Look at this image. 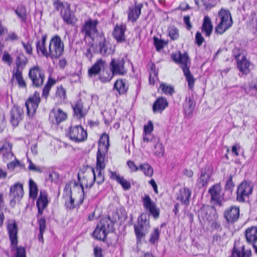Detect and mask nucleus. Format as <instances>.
Returning a JSON list of instances; mask_svg holds the SVG:
<instances>
[{"label": "nucleus", "instance_id": "f257e3e1", "mask_svg": "<svg viewBox=\"0 0 257 257\" xmlns=\"http://www.w3.org/2000/svg\"><path fill=\"white\" fill-rule=\"evenodd\" d=\"M48 35L42 34L41 38L36 42V49L38 54L52 60L60 58L64 52V44L58 35L52 36L49 41L48 47L46 45Z\"/></svg>", "mask_w": 257, "mask_h": 257}, {"label": "nucleus", "instance_id": "f03ea898", "mask_svg": "<svg viewBox=\"0 0 257 257\" xmlns=\"http://www.w3.org/2000/svg\"><path fill=\"white\" fill-rule=\"evenodd\" d=\"M171 58L175 63L180 65L187 82L188 87L190 90H193L195 79L190 71L191 62L187 53L185 52L182 54L180 51L173 53L171 55Z\"/></svg>", "mask_w": 257, "mask_h": 257}, {"label": "nucleus", "instance_id": "7ed1b4c3", "mask_svg": "<svg viewBox=\"0 0 257 257\" xmlns=\"http://www.w3.org/2000/svg\"><path fill=\"white\" fill-rule=\"evenodd\" d=\"M114 225V222L110 217L102 218L97 223L95 228L92 232V236L95 239L106 242L107 235L113 232L115 230Z\"/></svg>", "mask_w": 257, "mask_h": 257}, {"label": "nucleus", "instance_id": "20e7f679", "mask_svg": "<svg viewBox=\"0 0 257 257\" xmlns=\"http://www.w3.org/2000/svg\"><path fill=\"white\" fill-rule=\"evenodd\" d=\"M28 63V59L23 53L17 56L15 59V66L12 71V80H16L19 88L26 89L27 83L23 77V71Z\"/></svg>", "mask_w": 257, "mask_h": 257}, {"label": "nucleus", "instance_id": "39448f33", "mask_svg": "<svg viewBox=\"0 0 257 257\" xmlns=\"http://www.w3.org/2000/svg\"><path fill=\"white\" fill-rule=\"evenodd\" d=\"M53 7L55 12H59L64 23L68 25L74 26L77 21L74 12L71 10V5L63 3L61 0H53Z\"/></svg>", "mask_w": 257, "mask_h": 257}, {"label": "nucleus", "instance_id": "423d86ee", "mask_svg": "<svg viewBox=\"0 0 257 257\" xmlns=\"http://www.w3.org/2000/svg\"><path fill=\"white\" fill-rule=\"evenodd\" d=\"M218 16L219 22L215 28V32L222 35L232 27L233 21L229 11L223 8L218 11Z\"/></svg>", "mask_w": 257, "mask_h": 257}, {"label": "nucleus", "instance_id": "0eeeda50", "mask_svg": "<svg viewBox=\"0 0 257 257\" xmlns=\"http://www.w3.org/2000/svg\"><path fill=\"white\" fill-rule=\"evenodd\" d=\"M66 137L75 143L85 142L88 138L87 131L81 125H71L66 133Z\"/></svg>", "mask_w": 257, "mask_h": 257}, {"label": "nucleus", "instance_id": "6e6552de", "mask_svg": "<svg viewBox=\"0 0 257 257\" xmlns=\"http://www.w3.org/2000/svg\"><path fill=\"white\" fill-rule=\"evenodd\" d=\"M78 179L80 182L79 185L86 188H91L95 183V171L91 167H83L80 169L78 173Z\"/></svg>", "mask_w": 257, "mask_h": 257}, {"label": "nucleus", "instance_id": "1a4fd4ad", "mask_svg": "<svg viewBox=\"0 0 257 257\" xmlns=\"http://www.w3.org/2000/svg\"><path fill=\"white\" fill-rule=\"evenodd\" d=\"M28 77L34 88L42 87L45 80V71L39 65H35L30 68Z\"/></svg>", "mask_w": 257, "mask_h": 257}, {"label": "nucleus", "instance_id": "9d476101", "mask_svg": "<svg viewBox=\"0 0 257 257\" xmlns=\"http://www.w3.org/2000/svg\"><path fill=\"white\" fill-rule=\"evenodd\" d=\"M99 22L97 19L92 20L88 18L85 21L82 25L80 32L84 37V39H90L93 42L95 38V35L97 34L98 31L97 29V25Z\"/></svg>", "mask_w": 257, "mask_h": 257}, {"label": "nucleus", "instance_id": "9b49d317", "mask_svg": "<svg viewBox=\"0 0 257 257\" xmlns=\"http://www.w3.org/2000/svg\"><path fill=\"white\" fill-rule=\"evenodd\" d=\"M149 227L150 223L146 217H144L143 214L140 215L138 218L137 223L134 225L135 233L138 242H141L142 239L146 237Z\"/></svg>", "mask_w": 257, "mask_h": 257}, {"label": "nucleus", "instance_id": "f8f14e48", "mask_svg": "<svg viewBox=\"0 0 257 257\" xmlns=\"http://www.w3.org/2000/svg\"><path fill=\"white\" fill-rule=\"evenodd\" d=\"M41 100L40 93L35 91L33 94L29 96L26 101L25 105L27 108V114L30 118H32L36 114Z\"/></svg>", "mask_w": 257, "mask_h": 257}, {"label": "nucleus", "instance_id": "ddd939ff", "mask_svg": "<svg viewBox=\"0 0 257 257\" xmlns=\"http://www.w3.org/2000/svg\"><path fill=\"white\" fill-rule=\"evenodd\" d=\"M109 147V137L104 132L100 137L98 144L96 159L107 160V153Z\"/></svg>", "mask_w": 257, "mask_h": 257}, {"label": "nucleus", "instance_id": "4468645a", "mask_svg": "<svg viewBox=\"0 0 257 257\" xmlns=\"http://www.w3.org/2000/svg\"><path fill=\"white\" fill-rule=\"evenodd\" d=\"M210 195V201L215 206H222V202L224 200V193L222 192L220 183H216L212 185L208 190Z\"/></svg>", "mask_w": 257, "mask_h": 257}, {"label": "nucleus", "instance_id": "2eb2a0df", "mask_svg": "<svg viewBox=\"0 0 257 257\" xmlns=\"http://www.w3.org/2000/svg\"><path fill=\"white\" fill-rule=\"evenodd\" d=\"M252 186L246 181H242L239 184L236 190V200L239 203H244L252 194Z\"/></svg>", "mask_w": 257, "mask_h": 257}, {"label": "nucleus", "instance_id": "dca6fc26", "mask_svg": "<svg viewBox=\"0 0 257 257\" xmlns=\"http://www.w3.org/2000/svg\"><path fill=\"white\" fill-rule=\"evenodd\" d=\"M125 59L123 57L112 58L110 62V69L115 75L123 76L127 70L125 67Z\"/></svg>", "mask_w": 257, "mask_h": 257}, {"label": "nucleus", "instance_id": "f3484780", "mask_svg": "<svg viewBox=\"0 0 257 257\" xmlns=\"http://www.w3.org/2000/svg\"><path fill=\"white\" fill-rule=\"evenodd\" d=\"M127 30L126 25L121 23L116 24L112 30V36L117 43H123L126 42L125 32Z\"/></svg>", "mask_w": 257, "mask_h": 257}, {"label": "nucleus", "instance_id": "a211bd4d", "mask_svg": "<svg viewBox=\"0 0 257 257\" xmlns=\"http://www.w3.org/2000/svg\"><path fill=\"white\" fill-rule=\"evenodd\" d=\"M7 230L11 241V246H16L18 243L19 228L15 219L9 220L7 225Z\"/></svg>", "mask_w": 257, "mask_h": 257}, {"label": "nucleus", "instance_id": "6ab92c4d", "mask_svg": "<svg viewBox=\"0 0 257 257\" xmlns=\"http://www.w3.org/2000/svg\"><path fill=\"white\" fill-rule=\"evenodd\" d=\"M67 118V112L61 108H54L50 111L49 119L54 125H59L61 123L65 121Z\"/></svg>", "mask_w": 257, "mask_h": 257}, {"label": "nucleus", "instance_id": "aec40b11", "mask_svg": "<svg viewBox=\"0 0 257 257\" xmlns=\"http://www.w3.org/2000/svg\"><path fill=\"white\" fill-rule=\"evenodd\" d=\"M84 192L74 194L73 196L65 197V205L67 209L72 210L81 205L84 201Z\"/></svg>", "mask_w": 257, "mask_h": 257}, {"label": "nucleus", "instance_id": "412c9836", "mask_svg": "<svg viewBox=\"0 0 257 257\" xmlns=\"http://www.w3.org/2000/svg\"><path fill=\"white\" fill-rule=\"evenodd\" d=\"M240 56V53L239 51L234 54V57L236 60L237 67L242 75H246L250 72V63L247 60L246 56H243L241 59H239Z\"/></svg>", "mask_w": 257, "mask_h": 257}, {"label": "nucleus", "instance_id": "4be33fe9", "mask_svg": "<svg viewBox=\"0 0 257 257\" xmlns=\"http://www.w3.org/2000/svg\"><path fill=\"white\" fill-rule=\"evenodd\" d=\"M143 203L144 208L148 210L155 219L160 216V209L157 208L156 203L153 201L149 195H146L143 198Z\"/></svg>", "mask_w": 257, "mask_h": 257}, {"label": "nucleus", "instance_id": "5701e85b", "mask_svg": "<svg viewBox=\"0 0 257 257\" xmlns=\"http://www.w3.org/2000/svg\"><path fill=\"white\" fill-rule=\"evenodd\" d=\"M106 66V61L102 58L97 59L88 69L87 75L90 78L98 76Z\"/></svg>", "mask_w": 257, "mask_h": 257}, {"label": "nucleus", "instance_id": "b1692460", "mask_svg": "<svg viewBox=\"0 0 257 257\" xmlns=\"http://www.w3.org/2000/svg\"><path fill=\"white\" fill-rule=\"evenodd\" d=\"M251 249H245L244 244L238 241L234 243L230 257H251Z\"/></svg>", "mask_w": 257, "mask_h": 257}, {"label": "nucleus", "instance_id": "393cba45", "mask_svg": "<svg viewBox=\"0 0 257 257\" xmlns=\"http://www.w3.org/2000/svg\"><path fill=\"white\" fill-rule=\"evenodd\" d=\"M72 188L73 190V194L80 193L81 192H84V188L74 180H71L67 183L64 189L63 197H71L73 196L72 193Z\"/></svg>", "mask_w": 257, "mask_h": 257}, {"label": "nucleus", "instance_id": "a878e982", "mask_svg": "<svg viewBox=\"0 0 257 257\" xmlns=\"http://www.w3.org/2000/svg\"><path fill=\"white\" fill-rule=\"evenodd\" d=\"M107 160L96 159V173L95 172V182L97 185L102 184L104 181V175L102 172L106 166Z\"/></svg>", "mask_w": 257, "mask_h": 257}, {"label": "nucleus", "instance_id": "bb28decb", "mask_svg": "<svg viewBox=\"0 0 257 257\" xmlns=\"http://www.w3.org/2000/svg\"><path fill=\"white\" fill-rule=\"evenodd\" d=\"M101 40L98 42L99 52L104 56H107L114 53V49L110 43L106 40L104 35L100 36Z\"/></svg>", "mask_w": 257, "mask_h": 257}, {"label": "nucleus", "instance_id": "cd10ccee", "mask_svg": "<svg viewBox=\"0 0 257 257\" xmlns=\"http://www.w3.org/2000/svg\"><path fill=\"white\" fill-rule=\"evenodd\" d=\"M48 203L49 200L47 193L41 191L36 201V205L38 208L37 219L43 216L44 210L47 208Z\"/></svg>", "mask_w": 257, "mask_h": 257}, {"label": "nucleus", "instance_id": "c85d7f7f", "mask_svg": "<svg viewBox=\"0 0 257 257\" xmlns=\"http://www.w3.org/2000/svg\"><path fill=\"white\" fill-rule=\"evenodd\" d=\"M24 117L23 108L18 105H14L11 110V122L13 126L16 127L22 120Z\"/></svg>", "mask_w": 257, "mask_h": 257}, {"label": "nucleus", "instance_id": "c756f323", "mask_svg": "<svg viewBox=\"0 0 257 257\" xmlns=\"http://www.w3.org/2000/svg\"><path fill=\"white\" fill-rule=\"evenodd\" d=\"M223 215L224 217L228 223H234L239 217V207L236 206H231L229 208L225 209Z\"/></svg>", "mask_w": 257, "mask_h": 257}, {"label": "nucleus", "instance_id": "7c9ffc66", "mask_svg": "<svg viewBox=\"0 0 257 257\" xmlns=\"http://www.w3.org/2000/svg\"><path fill=\"white\" fill-rule=\"evenodd\" d=\"M24 191L23 184L19 182H16L10 188V195L12 196L13 201H20L23 197Z\"/></svg>", "mask_w": 257, "mask_h": 257}, {"label": "nucleus", "instance_id": "2f4dec72", "mask_svg": "<svg viewBox=\"0 0 257 257\" xmlns=\"http://www.w3.org/2000/svg\"><path fill=\"white\" fill-rule=\"evenodd\" d=\"M191 194L192 192L190 189L183 187L179 190L176 199L182 205L188 206L190 204Z\"/></svg>", "mask_w": 257, "mask_h": 257}, {"label": "nucleus", "instance_id": "473e14b6", "mask_svg": "<svg viewBox=\"0 0 257 257\" xmlns=\"http://www.w3.org/2000/svg\"><path fill=\"white\" fill-rule=\"evenodd\" d=\"M143 7L142 4H135L134 7H130L127 11V19L128 21L136 22L141 15L142 9Z\"/></svg>", "mask_w": 257, "mask_h": 257}, {"label": "nucleus", "instance_id": "72a5a7b5", "mask_svg": "<svg viewBox=\"0 0 257 257\" xmlns=\"http://www.w3.org/2000/svg\"><path fill=\"white\" fill-rule=\"evenodd\" d=\"M169 105L167 98L163 96H160L154 101L152 110L154 113H161Z\"/></svg>", "mask_w": 257, "mask_h": 257}, {"label": "nucleus", "instance_id": "f704fd0d", "mask_svg": "<svg viewBox=\"0 0 257 257\" xmlns=\"http://www.w3.org/2000/svg\"><path fill=\"white\" fill-rule=\"evenodd\" d=\"M113 89L115 90L119 95L126 94L128 90V84L125 79L118 78L114 83Z\"/></svg>", "mask_w": 257, "mask_h": 257}, {"label": "nucleus", "instance_id": "c9c22d12", "mask_svg": "<svg viewBox=\"0 0 257 257\" xmlns=\"http://www.w3.org/2000/svg\"><path fill=\"white\" fill-rule=\"evenodd\" d=\"M147 69L149 73V84L154 85L156 81L159 79V73L157 70L155 64L152 61H150L147 64Z\"/></svg>", "mask_w": 257, "mask_h": 257}, {"label": "nucleus", "instance_id": "e433bc0d", "mask_svg": "<svg viewBox=\"0 0 257 257\" xmlns=\"http://www.w3.org/2000/svg\"><path fill=\"white\" fill-rule=\"evenodd\" d=\"M244 234L247 243L251 244L257 242V226H251L247 227Z\"/></svg>", "mask_w": 257, "mask_h": 257}, {"label": "nucleus", "instance_id": "4c0bfd02", "mask_svg": "<svg viewBox=\"0 0 257 257\" xmlns=\"http://www.w3.org/2000/svg\"><path fill=\"white\" fill-rule=\"evenodd\" d=\"M54 100L62 103L67 99V90L62 84L57 85L53 96Z\"/></svg>", "mask_w": 257, "mask_h": 257}, {"label": "nucleus", "instance_id": "58836bf2", "mask_svg": "<svg viewBox=\"0 0 257 257\" xmlns=\"http://www.w3.org/2000/svg\"><path fill=\"white\" fill-rule=\"evenodd\" d=\"M196 106V102L193 96L186 97L185 102L184 104V111L185 115L188 117H191L194 111Z\"/></svg>", "mask_w": 257, "mask_h": 257}, {"label": "nucleus", "instance_id": "ea45409f", "mask_svg": "<svg viewBox=\"0 0 257 257\" xmlns=\"http://www.w3.org/2000/svg\"><path fill=\"white\" fill-rule=\"evenodd\" d=\"M213 29V26L210 18L208 16H204L202 26L201 32L204 34L206 37H210Z\"/></svg>", "mask_w": 257, "mask_h": 257}, {"label": "nucleus", "instance_id": "a19ab883", "mask_svg": "<svg viewBox=\"0 0 257 257\" xmlns=\"http://www.w3.org/2000/svg\"><path fill=\"white\" fill-rule=\"evenodd\" d=\"M12 148L13 144L8 141H5L1 147L0 153L3 155V159L4 162H6L13 157Z\"/></svg>", "mask_w": 257, "mask_h": 257}, {"label": "nucleus", "instance_id": "79ce46f5", "mask_svg": "<svg viewBox=\"0 0 257 257\" xmlns=\"http://www.w3.org/2000/svg\"><path fill=\"white\" fill-rule=\"evenodd\" d=\"M56 83V79L53 78L52 75H49L46 83L44 85L42 90V97L47 99L50 94L52 87L55 85Z\"/></svg>", "mask_w": 257, "mask_h": 257}, {"label": "nucleus", "instance_id": "37998d69", "mask_svg": "<svg viewBox=\"0 0 257 257\" xmlns=\"http://www.w3.org/2000/svg\"><path fill=\"white\" fill-rule=\"evenodd\" d=\"M74 114L78 118L84 117L86 112L84 109L83 103L81 99L78 100L74 105L72 106Z\"/></svg>", "mask_w": 257, "mask_h": 257}, {"label": "nucleus", "instance_id": "c03bdc74", "mask_svg": "<svg viewBox=\"0 0 257 257\" xmlns=\"http://www.w3.org/2000/svg\"><path fill=\"white\" fill-rule=\"evenodd\" d=\"M207 170H209V168L207 169L206 168H205L201 172V175L197 180V184L199 188L204 187L208 185L211 175L207 173Z\"/></svg>", "mask_w": 257, "mask_h": 257}, {"label": "nucleus", "instance_id": "a18cd8bd", "mask_svg": "<svg viewBox=\"0 0 257 257\" xmlns=\"http://www.w3.org/2000/svg\"><path fill=\"white\" fill-rule=\"evenodd\" d=\"M39 225V233L38 238L39 242L42 244L44 243V233L46 229V219L44 216H41L37 220Z\"/></svg>", "mask_w": 257, "mask_h": 257}, {"label": "nucleus", "instance_id": "49530a36", "mask_svg": "<svg viewBox=\"0 0 257 257\" xmlns=\"http://www.w3.org/2000/svg\"><path fill=\"white\" fill-rule=\"evenodd\" d=\"M161 91V93L167 96H172L175 93L174 87L171 84L164 82H161L160 84L158 91Z\"/></svg>", "mask_w": 257, "mask_h": 257}, {"label": "nucleus", "instance_id": "de8ad7c7", "mask_svg": "<svg viewBox=\"0 0 257 257\" xmlns=\"http://www.w3.org/2000/svg\"><path fill=\"white\" fill-rule=\"evenodd\" d=\"M114 75L115 74H113V73L111 70L105 69L104 68L99 75L98 78L101 82L105 83L109 82Z\"/></svg>", "mask_w": 257, "mask_h": 257}, {"label": "nucleus", "instance_id": "09e8293b", "mask_svg": "<svg viewBox=\"0 0 257 257\" xmlns=\"http://www.w3.org/2000/svg\"><path fill=\"white\" fill-rule=\"evenodd\" d=\"M29 189L30 197L35 200L38 196L39 192L38 187L35 182L30 178L29 180Z\"/></svg>", "mask_w": 257, "mask_h": 257}, {"label": "nucleus", "instance_id": "8fccbe9b", "mask_svg": "<svg viewBox=\"0 0 257 257\" xmlns=\"http://www.w3.org/2000/svg\"><path fill=\"white\" fill-rule=\"evenodd\" d=\"M15 12L23 22L26 23L27 13L26 8L24 6H19L15 10Z\"/></svg>", "mask_w": 257, "mask_h": 257}, {"label": "nucleus", "instance_id": "3c124183", "mask_svg": "<svg viewBox=\"0 0 257 257\" xmlns=\"http://www.w3.org/2000/svg\"><path fill=\"white\" fill-rule=\"evenodd\" d=\"M139 170L143 172L144 174L147 177H151L154 173L153 168L148 163H145L139 166Z\"/></svg>", "mask_w": 257, "mask_h": 257}, {"label": "nucleus", "instance_id": "603ef678", "mask_svg": "<svg viewBox=\"0 0 257 257\" xmlns=\"http://www.w3.org/2000/svg\"><path fill=\"white\" fill-rule=\"evenodd\" d=\"M169 36L172 41H175L179 39L180 34L179 29L175 26H170L168 29Z\"/></svg>", "mask_w": 257, "mask_h": 257}, {"label": "nucleus", "instance_id": "864d4df0", "mask_svg": "<svg viewBox=\"0 0 257 257\" xmlns=\"http://www.w3.org/2000/svg\"><path fill=\"white\" fill-rule=\"evenodd\" d=\"M153 41L154 45L155 46L157 52H160L165 46L168 45L167 41L160 39L156 36H154L153 37Z\"/></svg>", "mask_w": 257, "mask_h": 257}, {"label": "nucleus", "instance_id": "5fc2aeb1", "mask_svg": "<svg viewBox=\"0 0 257 257\" xmlns=\"http://www.w3.org/2000/svg\"><path fill=\"white\" fill-rule=\"evenodd\" d=\"M154 153L157 156H162L164 155L165 149L163 144L160 143L159 138L154 143Z\"/></svg>", "mask_w": 257, "mask_h": 257}, {"label": "nucleus", "instance_id": "6e6d98bb", "mask_svg": "<svg viewBox=\"0 0 257 257\" xmlns=\"http://www.w3.org/2000/svg\"><path fill=\"white\" fill-rule=\"evenodd\" d=\"M160 230L159 228L157 227L154 229V231L150 235L149 238V242L153 244H154L159 239L160 235Z\"/></svg>", "mask_w": 257, "mask_h": 257}, {"label": "nucleus", "instance_id": "4d7b16f0", "mask_svg": "<svg viewBox=\"0 0 257 257\" xmlns=\"http://www.w3.org/2000/svg\"><path fill=\"white\" fill-rule=\"evenodd\" d=\"M12 248H15L16 250V257H27L26 249L22 246H11Z\"/></svg>", "mask_w": 257, "mask_h": 257}, {"label": "nucleus", "instance_id": "13d9d810", "mask_svg": "<svg viewBox=\"0 0 257 257\" xmlns=\"http://www.w3.org/2000/svg\"><path fill=\"white\" fill-rule=\"evenodd\" d=\"M4 206V194L3 193H0V222L2 225H4V221L5 220V216L3 211V208Z\"/></svg>", "mask_w": 257, "mask_h": 257}, {"label": "nucleus", "instance_id": "bf43d9fd", "mask_svg": "<svg viewBox=\"0 0 257 257\" xmlns=\"http://www.w3.org/2000/svg\"><path fill=\"white\" fill-rule=\"evenodd\" d=\"M117 183L120 184L125 191L128 190L131 188V184L130 181L126 180L123 176L121 177Z\"/></svg>", "mask_w": 257, "mask_h": 257}, {"label": "nucleus", "instance_id": "052dcab7", "mask_svg": "<svg viewBox=\"0 0 257 257\" xmlns=\"http://www.w3.org/2000/svg\"><path fill=\"white\" fill-rule=\"evenodd\" d=\"M21 44L22 45L25 51V53L27 55H32L33 54V47L31 43L30 42H27L26 43L22 41Z\"/></svg>", "mask_w": 257, "mask_h": 257}, {"label": "nucleus", "instance_id": "680f3d73", "mask_svg": "<svg viewBox=\"0 0 257 257\" xmlns=\"http://www.w3.org/2000/svg\"><path fill=\"white\" fill-rule=\"evenodd\" d=\"M195 44L198 46L200 47L205 41V39L203 37L201 33L199 31H197L195 36Z\"/></svg>", "mask_w": 257, "mask_h": 257}, {"label": "nucleus", "instance_id": "e2e57ef3", "mask_svg": "<svg viewBox=\"0 0 257 257\" xmlns=\"http://www.w3.org/2000/svg\"><path fill=\"white\" fill-rule=\"evenodd\" d=\"M234 184L233 182V176L230 174L226 180L225 185V189L226 190H230L232 191L234 187Z\"/></svg>", "mask_w": 257, "mask_h": 257}, {"label": "nucleus", "instance_id": "0e129e2a", "mask_svg": "<svg viewBox=\"0 0 257 257\" xmlns=\"http://www.w3.org/2000/svg\"><path fill=\"white\" fill-rule=\"evenodd\" d=\"M143 141L144 142L149 143V142H153L154 143L158 138L155 137L153 135H152V133H144L143 134Z\"/></svg>", "mask_w": 257, "mask_h": 257}, {"label": "nucleus", "instance_id": "69168bd1", "mask_svg": "<svg viewBox=\"0 0 257 257\" xmlns=\"http://www.w3.org/2000/svg\"><path fill=\"white\" fill-rule=\"evenodd\" d=\"M2 61L7 63L9 65H11L13 62L12 57L8 52H4L2 59Z\"/></svg>", "mask_w": 257, "mask_h": 257}, {"label": "nucleus", "instance_id": "338daca9", "mask_svg": "<svg viewBox=\"0 0 257 257\" xmlns=\"http://www.w3.org/2000/svg\"><path fill=\"white\" fill-rule=\"evenodd\" d=\"M126 164L131 172H136L139 170V166H137L134 161L128 160Z\"/></svg>", "mask_w": 257, "mask_h": 257}, {"label": "nucleus", "instance_id": "774afa93", "mask_svg": "<svg viewBox=\"0 0 257 257\" xmlns=\"http://www.w3.org/2000/svg\"><path fill=\"white\" fill-rule=\"evenodd\" d=\"M183 22L185 25L187 30L190 31L192 28V25L190 22V16L189 15L184 16L183 17Z\"/></svg>", "mask_w": 257, "mask_h": 257}]
</instances>
